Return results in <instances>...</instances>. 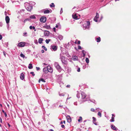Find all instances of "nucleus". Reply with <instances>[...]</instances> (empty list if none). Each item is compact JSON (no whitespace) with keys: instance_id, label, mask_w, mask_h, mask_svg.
Segmentation results:
<instances>
[{"instance_id":"obj_61","label":"nucleus","mask_w":131,"mask_h":131,"mask_svg":"<svg viewBox=\"0 0 131 131\" xmlns=\"http://www.w3.org/2000/svg\"><path fill=\"white\" fill-rule=\"evenodd\" d=\"M0 121L1 123L2 122V119L1 118H0Z\"/></svg>"},{"instance_id":"obj_51","label":"nucleus","mask_w":131,"mask_h":131,"mask_svg":"<svg viewBox=\"0 0 131 131\" xmlns=\"http://www.w3.org/2000/svg\"><path fill=\"white\" fill-rule=\"evenodd\" d=\"M27 20H29V19H26L25 20H24V22H26Z\"/></svg>"},{"instance_id":"obj_13","label":"nucleus","mask_w":131,"mask_h":131,"mask_svg":"<svg viewBox=\"0 0 131 131\" xmlns=\"http://www.w3.org/2000/svg\"><path fill=\"white\" fill-rule=\"evenodd\" d=\"M99 17H94V20L96 22H98L100 21L99 19Z\"/></svg>"},{"instance_id":"obj_37","label":"nucleus","mask_w":131,"mask_h":131,"mask_svg":"<svg viewBox=\"0 0 131 131\" xmlns=\"http://www.w3.org/2000/svg\"><path fill=\"white\" fill-rule=\"evenodd\" d=\"M79 118H80L78 120V121L79 122H80L82 120V117H80Z\"/></svg>"},{"instance_id":"obj_7","label":"nucleus","mask_w":131,"mask_h":131,"mask_svg":"<svg viewBox=\"0 0 131 131\" xmlns=\"http://www.w3.org/2000/svg\"><path fill=\"white\" fill-rule=\"evenodd\" d=\"M50 34L49 32L47 31H44V35L45 36H48Z\"/></svg>"},{"instance_id":"obj_16","label":"nucleus","mask_w":131,"mask_h":131,"mask_svg":"<svg viewBox=\"0 0 131 131\" xmlns=\"http://www.w3.org/2000/svg\"><path fill=\"white\" fill-rule=\"evenodd\" d=\"M24 78V75L23 73H21L20 74V79L22 80H23Z\"/></svg>"},{"instance_id":"obj_6","label":"nucleus","mask_w":131,"mask_h":131,"mask_svg":"<svg viewBox=\"0 0 131 131\" xmlns=\"http://www.w3.org/2000/svg\"><path fill=\"white\" fill-rule=\"evenodd\" d=\"M46 17H41L40 19V20L41 22L44 23L46 22Z\"/></svg>"},{"instance_id":"obj_63","label":"nucleus","mask_w":131,"mask_h":131,"mask_svg":"<svg viewBox=\"0 0 131 131\" xmlns=\"http://www.w3.org/2000/svg\"><path fill=\"white\" fill-rule=\"evenodd\" d=\"M76 50H78V48H77V47H75L74 48Z\"/></svg>"},{"instance_id":"obj_26","label":"nucleus","mask_w":131,"mask_h":131,"mask_svg":"<svg viewBox=\"0 0 131 131\" xmlns=\"http://www.w3.org/2000/svg\"><path fill=\"white\" fill-rule=\"evenodd\" d=\"M86 97V95L84 93L82 94V99H84Z\"/></svg>"},{"instance_id":"obj_4","label":"nucleus","mask_w":131,"mask_h":131,"mask_svg":"<svg viewBox=\"0 0 131 131\" xmlns=\"http://www.w3.org/2000/svg\"><path fill=\"white\" fill-rule=\"evenodd\" d=\"M26 43L25 42H20L18 44L17 46L20 47H23L25 46Z\"/></svg>"},{"instance_id":"obj_28","label":"nucleus","mask_w":131,"mask_h":131,"mask_svg":"<svg viewBox=\"0 0 131 131\" xmlns=\"http://www.w3.org/2000/svg\"><path fill=\"white\" fill-rule=\"evenodd\" d=\"M50 6L51 7H52L55 6V5L53 3H51V4L50 5Z\"/></svg>"},{"instance_id":"obj_10","label":"nucleus","mask_w":131,"mask_h":131,"mask_svg":"<svg viewBox=\"0 0 131 131\" xmlns=\"http://www.w3.org/2000/svg\"><path fill=\"white\" fill-rule=\"evenodd\" d=\"M5 20L7 24H8L9 22L10 18L9 17H5Z\"/></svg>"},{"instance_id":"obj_45","label":"nucleus","mask_w":131,"mask_h":131,"mask_svg":"<svg viewBox=\"0 0 131 131\" xmlns=\"http://www.w3.org/2000/svg\"><path fill=\"white\" fill-rule=\"evenodd\" d=\"M81 49V47L80 46H78V49Z\"/></svg>"},{"instance_id":"obj_34","label":"nucleus","mask_w":131,"mask_h":131,"mask_svg":"<svg viewBox=\"0 0 131 131\" xmlns=\"http://www.w3.org/2000/svg\"><path fill=\"white\" fill-rule=\"evenodd\" d=\"M72 16H77V14L76 13H73L72 15Z\"/></svg>"},{"instance_id":"obj_59","label":"nucleus","mask_w":131,"mask_h":131,"mask_svg":"<svg viewBox=\"0 0 131 131\" xmlns=\"http://www.w3.org/2000/svg\"><path fill=\"white\" fill-rule=\"evenodd\" d=\"M36 17H30V18L31 19H35Z\"/></svg>"},{"instance_id":"obj_3","label":"nucleus","mask_w":131,"mask_h":131,"mask_svg":"<svg viewBox=\"0 0 131 131\" xmlns=\"http://www.w3.org/2000/svg\"><path fill=\"white\" fill-rule=\"evenodd\" d=\"M27 5H26L25 6V7L26 9L28 11H30L32 8V6L29 5V4L27 3Z\"/></svg>"},{"instance_id":"obj_1","label":"nucleus","mask_w":131,"mask_h":131,"mask_svg":"<svg viewBox=\"0 0 131 131\" xmlns=\"http://www.w3.org/2000/svg\"><path fill=\"white\" fill-rule=\"evenodd\" d=\"M90 24V22L89 21H85L84 22L83 25V29H88L89 27Z\"/></svg>"},{"instance_id":"obj_48","label":"nucleus","mask_w":131,"mask_h":131,"mask_svg":"<svg viewBox=\"0 0 131 131\" xmlns=\"http://www.w3.org/2000/svg\"><path fill=\"white\" fill-rule=\"evenodd\" d=\"M84 51L82 50V54H83V57H84L85 56V54L84 53Z\"/></svg>"},{"instance_id":"obj_56","label":"nucleus","mask_w":131,"mask_h":131,"mask_svg":"<svg viewBox=\"0 0 131 131\" xmlns=\"http://www.w3.org/2000/svg\"><path fill=\"white\" fill-rule=\"evenodd\" d=\"M2 38V35H0V40H1Z\"/></svg>"},{"instance_id":"obj_36","label":"nucleus","mask_w":131,"mask_h":131,"mask_svg":"<svg viewBox=\"0 0 131 131\" xmlns=\"http://www.w3.org/2000/svg\"><path fill=\"white\" fill-rule=\"evenodd\" d=\"M42 48H43L45 50L47 51V49L44 46H42Z\"/></svg>"},{"instance_id":"obj_33","label":"nucleus","mask_w":131,"mask_h":131,"mask_svg":"<svg viewBox=\"0 0 131 131\" xmlns=\"http://www.w3.org/2000/svg\"><path fill=\"white\" fill-rule=\"evenodd\" d=\"M58 38L59 39L61 40V39H62L63 38V37L62 36H58Z\"/></svg>"},{"instance_id":"obj_2","label":"nucleus","mask_w":131,"mask_h":131,"mask_svg":"<svg viewBox=\"0 0 131 131\" xmlns=\"http://www.w3.org/2000/svg\"><path fill=\"white\" fill-rule=\"evenodd\" d=\"M60 58L62 62L64 64H67V62L66 60V58H65L61 54H60Z\"/></svg>"},{"instance_id":"obj_58","label":"nucleus","mask_w":131,"mask_h":131,"mask_svg":"<svg viewBox=\"0 0 131 131\" xmlns=\"http://www.w3.org/2000/svg\"><path fill=\"white\" fill-rule=\"evenodd\" d=\"M4 114L5 116V117H6L7 116V115L6 112H5L4 113Z\"/></svg>"},{"instance_id":"obj_30","label":"nucleus","mask_w":131,"mask_h":131,"mask_svg":"<svg viewBox=\"0 0 131 131\" xmlns=\"http://www.w3.org/2000/svg\"><path fill=\"white\" fill-rule=\"evenodd\" d=\"M85 61L87 63H88L89 62V60L88 58H86L85 59Z\"/></svg>"},{"instance_id":"obj_5","label":"nucleus","mask_w":131,"mask_h":131,"mask_svg":"<svg viewBox=\"0 0 131 131\" xmlns=\"http://www.w3.org/2000/svg\"><path fill=\"white\" fill-rule=\"evenodd\" d=\"M54 66L57 70H58L59 71L61 69V68L58 63L56 62H55L54 63Z\"/></svg>"},{"instance_id":"obj_15","label":"nucleus","mask_w":131,"mask_h":131,"mask_svg":"<svg viewBox=\"0 0 131 131\" xmlns=\"http://www.w3.org/2000/svg\"><path fill=\"white\" fill-rule=\"evenodd\" d=\"M43 27L47 29H49L50 28V27L49 25H45L43 26Z\"/></svg>"},{"instance_id":"obj_21","label":"nucleus","mask_w":131,"mask_h":131,"mask_svg":"<svg viewBox=\"0 0 131 131\" xmlns=\"http://www.w3.org/2000/svg\"><path fill=\"white\" fill-rule=\"evenodd\" d=\"M43 71L45 73H47L48 72V69L47 68H45L43 69Z\"/></svg>"},{"instance_id":"obj_55","label":"nucleus","mask_w":131,"mask_h":131,"mask_svg":"<svg viewBox=\"0 0 131 131\" xmlns=\"http://www.w3.org/2000/svg\"><path fill=\"white\" fill-rule=\"evenodd\" d=\"M3 54L5 57H6V53L5 52H3Z\"/></svg>"},{"instance_id":"obj_29","label":"nucleus","mask_w":131,"mask_h":131,"mask_svg":"<svg viewBox=\"0 0 131 131\" xmlns=\"http://www.w3.org/2000/svg\"><path fill=\"white\" fill-rule=\"evenodd\" d=\"M50 41V39H46L45 40V42H46V43L47 44H48L49 43V42Z\"/></svg>"},{"instance_id":"obj_50","label":"nucleus","mask_w":131,"mask_h":131,"mask_svg":"<svg viewBox=\"0 0 131 131\" xmlns=\"http://www.w3.org/2000/svg\"><path fill=\"white\" fill-rule=\"evenodd\" d=\"M41 81H42V82H45V81L43 79H41Z\"/></svg>"},{"instance_id":"obj_43","label":"nucleus","mask_w":131,"mask_h":131,"mask_svg":"<svg viewBox=\"0 0 131 131\" xmlns=\"http://www.w3.org/2000/svg\"><path fill=\"white\" fill-rule=\"evenodd\" d=\"M27 34V33L26 32H25L23 33V36H27L26 35Z\"/></svg>"},{"instance_id":"obj_60","label":"nucleus","mask_w":131,"mask_h":131,"mask_svg":"<svg viewBox=\"0 0 131 131\" xmlns=\"http://www.w3.org/2000/svg\"><path fill=\"white\" fill-rule=\"evenodd\" d=\"M66 87L68 88H70V85H67Z\"/></svg>"},{"instance_id":"obj_24","label":"nucleus","mask_w":131,"mask_h":131,"mask_svg":"<svg viewBox=\"0 0 131 131\" xmlns=\"http://www.w3.org/2000/svg\"><path fill=\"white\" fill-rule=\"evenodd\" d=\"M101 41V38L100 37L96 38V41L97 42H99Z\"/></svg>"},{"instance_id":"obj_38","label":"nucleus","mask_w":131,"mask_h":131,"mask_svg":"<svg viewBox=\"0 0 131 131\" xmlns=\"http://www.w3.org/2000/svg\"><path fill=\"white\" fill-rule=\"evenodd\" d=\"M92 118L93 119V122H95L96 121V119L95 118V117H92Z\"/></svg>"},{"instance_id":"obj_62","label":"nucleus","mask_w":131,"mask_h":131,"mask_svg":"<svg viewBox=\"0 0 131 131\" xmlns=\"http://www.w3.org/2000/svg\"><path fill=\"white\" fill-rule=\"evenodd\" d=\"M44 52V51L43 50H41V52L42 53H43Z\"/></svg>"},{"instance_id":"obj_25","label":"nucleus","mask_w":131,"mask_h":131,"mask_svg":"<svg viewBox=\"0 0 131 131\" xmlns=\"http://www.w3.org/2000/svg\"><path fill=\"white\" fill-rule=\"evenodd\" d=\"M29 28L30 29H31L33 28V29H35L34 31H36V29H35V27L34 26H30L29 27Z\"/></svg>"},{"instance_id":"obj_31","label":"nucleus","mask_w":131,"mask_h":131,"mask_svg":"<svg viewBox=\"0 0 131 131\" xmlns=\"http://www.w3.org/2000/svg\"><path fill=\"white\" fill-rule=\"evenodd\" d=\"M79 17H72L73 19H79V18H78Z\"/></svg>"},{"instance_id":"obj_14","label":"nucleus","mask_w":131,"mask_h":131,"mask_svg":"<svg viewBox=\"0 0 131 131\" xmlns=\"http://www.w3.org/2000/svg\"><path fill=\"white\" fill-rule=\"evenodd\" d=\"M66 117L67 119V121L69 123L71 121V118L70 116H68Z\"/></svg>"},{"instance_id":"obj_57","label":"nucleus","mask_w":131,"mask_h":131,"mask_svg":"<svg viewBox=\"0 0 131 131\" xmlns=\"http://www.w3.org/2000/svg\"><path fill=\"white\" fill-rule=\"evenodd\" d=\"M99 16V14L97 13H96V15L95 16Z\"/></svg>"},{"instance_id":"obj_44","label":"nucleus","mask_w":131,"mask_h":131,"mask_svg":"<svg viewBox=\"0 0 131 131\" xmlns=\"http://www.w3.org/2000/svg\"><path fill=\"white\" fill-rule=\"evenodd\" d=\"M30 73L33 76H34L35 75V74L34 73V72H30Z\"/></svg>"},{"instance_id":"obj_27","label":"nucleus","mask_w":131,"mask_h":131,"mask_svg":"<svg viewBox=\"0 0 131 131\" xmlns=\"http://www.w3.org/2000/svg\"><path fill=\"white\" fill-rule=\"evenodd\" d=\"M114 117H112L111 119L110 120V121L111 122H113L114 121Z\"/></svg>"},{"instance_id":"obj_32","label":"nucleus","mask_w":131,"mask_h":131,"mask_svg":"<svg viewBox=\"0 0 131 131\" xmlns=\"http://www.w3.org/2000/svg\"><path fill=\"white\" fill-rule=\"evenodd\" d=\"M20 56L21 57L23 58H24L25 57V55L22 53L20 54Z\"/></svg>"},{"instance_id":"obj_18","label":"nucleus","mask_w":131,"mask_h":131,"mask_svg":"<svg viewBox=\"0 0 131 131\" xmlns=\"http://www.w3.org/2000/svg\"><path fill=\"white\" fill-rule=\"evenodd\" d=\"M24 9H21L20 10V14H21V16L24 15V14L25 13H24Z\"/></svg>"},{"instance_id":"obj_17","label":"nucleus","mask_w":131,"mask_h":131,"mask_svg":"<svg viewBox=\"0 0 131 131\" xmlns=\"http://www.w3.org/2000/svg\"><path fill=\"white\" fill-rule=\"evenodd\" d=\"M43 40V39L41 38H40L38 40V42L40 44H41Z\"/></svg>"},{"instance_id":"obj_12","label":"nucleus","mask_w":131,"mask_h":131,"mask_svg":"<svg viewBox=\"0 0 131 131\" xmlns=\"http://www.w3.org/2000/svg\"><path fill=\"white\" fill-rule=\"evenodd\" d=\"M52 12V10L50 9V10L47 9L45 10L44 11V14H48L50 12Z\"/></svg>"},{"instance_id":"obj_54","label":"nucleus","mask_w":131,"mask_h":131,"mask_svg":"<svg viewBox=\"0 0 131 131\" xmlns=\"http://www.w3.org/2000/svg\"><path fill=\"white\" fill-rule=\"evenodd\" d=\"M56 29V28H55V27H54V28H53V31H54V32H56V30H55Z\"/></svg>"},{"instance_id":"obj_8","label":"nucleus","mask_w":131,"mask_h":131,"mask_svg":"<svg viewBox=\"0 0 131 131\" xmlns=\"http://www.w3.org/2000/svg\"><path fill=\"white\" fill-rule=\"evenodd\" d=\"M51 49L54 51H56L57 49V47L56 46H51Z\"/></svg>"},{"instance_id":"obj_41","label":"nucleus","mask_w":131,"mask_h":131,"mask_svg":"<svg viewBox=\"0 0 131 131\" xmlns=\"http://www.w3.org/2000/svg\"><path fill=\"white\" fill-rule=\"evenodd\" d=\"M80 68H77V71L78 72H79L80 71Z\"/></svg>"},{"instance_id":"obj_39","label":"nucleus","mask_w":131,"mask_h":131,"mask_svg":"<svg viewBox=\"0 0 131 131\" xmlns=\"http://www.w3.org/2000/svg\"><path fill=\"white\" fill-rule=\"evenodd\" d=\"M78 93H79V92L77 91V96L78 98H79V97H80L79 94Z\"/></svg>"},{"instance_id":"obj_22","label":"nucleus","mask_w":131,"mask_h":131,"mask_svg":"<svg viewBox=\"0 0 131 131\" xmlns=\"http://www.w3.org/2000/svg\"><path fill=\"white\" fill-rule=\"evenodd\" d=\"M28 68L30 69H32L33 68L32 64L31 63H30L29 65Z\"/></svg>"},{"instance_id":"obj_11","label":"nucleus","mask_w":131,"mask_h":131,"mask_svg":"<svg viewBox=\"0 0 131 131\" xmlns=\"http://www.w3.org/2000/svg\"><path fill=\"white\" fill-rule=\"evenodd\" d=\"M111 128L115 130H117V128L116 127L113 125H111Z\"/></svg>"},{"instance_id":"obj_35","label":"nucleus","mask_w":131,"mask_h":131,"mask_svg":"<svg viewBox=\"0 0 131 131\" xmlns=\"http://www.w3.org/2000/svg\"><path fill=\"white\" fill-rule=\"evenodd\" d=\"M98 115H99V116L100 117H101V114L100 112H98Z\"/></svg>"},{"instance_id":"obj_9","label":"nucleus","mask_w":131,"mask_h":131,"mask_svg":"<svg viewBox=\"0 0 131 131\" xmlns=\"http://www.w3.org/2000/svg\"><path fill=\"white\" fill-rule=\"evenodd\" d=\"M47 68L48 69V71L49 72H51L52 71V69L50 66H48Z\"/></svg>"},{"instance_id":"obj_46","label":"nucleus","mask_w":131,"mask_h":131,"mask_svg":"<svg viewBox=\"0 0 131 131\" xmlns=\"http://www.w3.org/2000/svg\"><path fill=\"white\" fill-rule=\"evenodd\" d=\"M63 12V10H62V8H61V10L60 11V14H61Z\"/></svg>"},{"instance_id":"obj_49","label":"nucleus","mask_w":131,"mask_h":131,"mask_svg":"<svg viewBox=\"0 0 131 131\" xmlns=\"http://www.w3.org/2000/svg\"><path fill=\"white\" fill-rule=\"evenodd\" d=\"M36 70L37 71H38L40 69V68L39 67H36Z\"/></svg>"},{"instance_id":"obj_64","label":"nucleus","mask_w":131,"mask_h":131,"mask_svg":"<svg viewBox=\"0 0 131 131\" xmlns=\"http://www.w3.org/2000/svg\"><path fill=\"white\" fill-rule=\"evenodd\" d=\"M49 131H54V130L52 129H50Z\"/></svg>"},{"instance_id":"obj_23","label":"nucleus","mask_w":131,"mask_h":131,"mask_svg":"<svg viewBox=\"0 0 131 131\" xmlns=\"http://www.w3.org/2000/svg\"><path fill=\"white\" fill-rule=\"evenodd\" d=\"M80 41H78V40H76L75 42H74V43L75 44H78V45L80 44Z\"/></svg>"},{"instance_id":"obj_52","label":"nucleus","mask_w":131,"mask_h":131,"mask_svg":"<svg viewBox=\"0 0 131 131\" xmlns=\"http://www.w3.org/2000/svg\"><path fill=\"white\" fill-rule=\"evenodd\" d=\"M61 126L62 128H64L65 127V126L64 125H62Z\"/></svg>"},{"instance_id":"obj_53","label":"nucleus","mask_w":131,"mask_h":131,"mask_svg":"<svg viewBox=\"0 0 131 131\" xmlns=\"http://www.w3.org/2000/svg\"><path fill=\"white\" fill-rule=\"evenodd\" d=\"M86 100L84 101H86L88 100H89V98L88 97V98H86Z\"/></svg>"},{"instance_id":"obj_19","label":"nucleus","mask_w":131,"mask_h":131,"mask_svg":"<svg viewBox=\"0 0 131 131\" xmlns=\"http://www.w3.org/2000/svg\"><path fill=\"white\" fill-rule=\"evenodd\" d=\"M72 59L74 61L77 60L78 59V57L76 56H73L72 57Z\"/></svg>"},{"instance_id":"obj_47","label":"nucleus","mask_w":131,"mask_h":131,"mask_svg":"<svg viewBox=\"0 0 131 131\" xmlns=\"http://www.w3.org/2000/svg\"><path fill=\"white\" fill-rule=\"evenodd\" d=\"M90 110L92 111V112H94V111H95V110L93 108H91V110Z\"/></svg>"},{"instance_id":"obj_40","label":"nucleus","mask_w":131,"mask_h":131,"mask_svg":"<svg viewBox=\"0 0 131 131\" xmlns=\"http://www.w3.org/2000/svg\"><path fill=\"white\" fill-rule=\"evenodd\" d=\"M5 14L6 16H8L9 15V14L6 13V12H5Z\"/></svg>"},{"instance_id":"obj_42","label":"nucleus","mask_w":131,"mask_h":131,"mask_svg":"<svg viewBox=\"0 0 131 131\" xmlns=\"http://www.w3.org/2000/svg\"><path fill=\"white\" fill-rule=\"evenodd\" d=\"M34 43L36 44H38L37 40H35L34 41Z\"/></svg>"},{"instance_id":"obj_20","label":"nucleus","mask_w":131,"mask_h":131,"mask_svg":"<svg viewBox=\"0 0 131 131\" xmlns=\"http://www.w3.org/2000/svg\"><path fill=\"white\" fill-rule=\"evenodd\" d=\"M59 95L60 96H64L65 95V93H61L60 92H59Z\"/></svg>"}]
</instances>
